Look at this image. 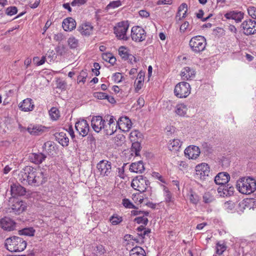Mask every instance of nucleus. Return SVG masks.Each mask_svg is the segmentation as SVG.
Instances as JSON below:
<instances>
[{
    "mask_svg": "<svg viewBox=\"0 0 256 256\" xmlns=\"http://www.w3.org/2000/svg\"><path fill=\"white\" fill-rule=\"evenodd\" d=\"M246 35L253 34L256 33V22L252 20H246L241 24Z\"/></svg>",
    "mask_w": 256,
    "mask_h": 256,
    "instance_id": "obj_12",
    "label": "nucleus"
},
{
    "mask_svg": "<svg viewBox=\"0 0 256 256\" xmlns=\"http://www.w3.org/2000/svg\"><path fill=\"white\" fill-rule=\"evenodd\" d=\"M203 200L205 203H210L213 201L214 197L209 192H206L204 194Z\"/></svg>",
    "mask_w": 256,
    "mask_h": 256,
    "instance_id": "obj_54",
    "label": "nucleus"
},
{
    "mask_svg": "<svg viewBox=\"0 0 256 256\" xmlns=\"http://www.w3.org/2000/svg\"><path fill=\"white\" fill-rule=\"evenodd\" d=\"M144 170L145 168L143 162L141 160L133 162L130 166V170L133 172L142 173L144 172Z\"/></svg>",
    "mask_w": 256,
    "mask_h": 256,
    "instance_id": "obj_30",
    "label": "nucleus"
},
{
    "mask_svg": "<svg viewBox=\"0 0 256 256\" xmlns=\"http://www.w3.org/2000/svg\"><path fill=\"white\" fill-rule=\"evenodd\" d=\"M210 173V168L208 164L202 163L196 167V178L205 180Z\"/></svg>",
    "mask_w": 256,
    "mask_h": 256,
    "instance_id": "obj_10",
    "label": "nucleus"
},
{
    "mask_svg": "<svg viewBox=\"0 0 256 256\" xmlns=\"http://www.w3.org/2000/svg\"><path fill=\"white\" fill-rule=\"evenodd\" d=\"M34 232L35 230L32 228H25L19 230L20 234L27 236H33Z\"/></svg>",
    "mask_w": 256,
    "mask_h": 256,
    "instance_id": "obj_40",
    "label": "nucleus"
},
{
    "mask_svg": "<svg viewBox=\"0 0 256 256\" xmlns=\"http://www.w3.org/2000/svg\"><path fill=\"white\" fill-rule=\"evenodd\" d=\"M4 245L6 249L11 252H20L26 248V242L21 238L14 236L6 238Z\"/></svg>",
    "mask_w": 256,
    "mask_h": 256,
    "instance_id": "obj_1",
    "label": "nucleus"
},
{
    "mask_svg": "<svg viewBox=\"0 0 256 256\" xmlns=\"http://www.w3.org/2000/svg\"><path fill=\"white\" fill-rule=\"evenodd\" d=\"M202 150L206 154H210L212 152V148L206 142L202 144Z\"/></svg>",
    "mask_w": 256,
    "mask_h": 256,
    "instance_id": "obj_49",
    "label": "nucleus"
},
{
    "mask_svg": "<svg viewBox=\"0 0 256 256\" xmlns=\"http://www.w3.org/2000/svg\"><path fill=\"white\" fill-rule=\"evenodd\" d=\"M129 28L128 21L119 22L114 27V33L119 40H127L129 37L127 36L126 32Z\"/></svg>",
    "mask_w": 256,
    "mask_h": 256,
    "instance_id": "obj_5",
    "label": "nucleus"
},
{
    "mask_svg": "<svg viewBox=\"0 0 256 256\" xmlns=\"http://www.w3.org/2000/svg\"><path fill=\"white\" fill-rule=\"evenodd\" d=\"M188 197L190 202L194 204H196L200 200V196L192 191L190 192Z\"/></svg>",
    "mask_w": 256,
    "mask_h": 256,
    "instance_id": "obj_38",
    "label": "nucleus"
},
{
    "mask_svg": "<svg viewBox=\"0 0 256 256\" xmlns=\"http://www.w3.org/2000/svg\"><path fill=\"white\" fill-rule=\"evenodd\" d=\"M95 252L97 255L100 256L106 253V250L102 245L100 244L96 246V250H95Z\"/></svg>",
    "mask_w": 256,
    "mask_h": 256,
    "instance_id": "obj_52",
    "label": "nucleus"
},
{
    "mask_svg": "<svg viewBox=\"0 0 256 256\" xmlns=\"http://www.w3.org/2000/svg\"><path fill=\"white\" fill-rule=\"evenodd\" d=\"M132 142V151L135 153L136 156H138L140 150V142Z\"/></svg>",
    "mask_w": 256,
    "mask_h": 256,
    "instance_id": "obj_44",
    "label": "nucleus"
},
{
    "mask_svg": "<svg viewBox=\"0 0 256 256\" xmlns=\"http://www.w3.org/2000/svg\"><path fill=\"white\" fill-rule=\"evenodd\" d=\"M96 168L102 176H110L112 174V164L106 160H100L96 165Z\"/></svg>",
    "mask_w": 256,
    "mask_h": 256,
    "instance_id": "obj_8",
    "label": "nucleus"
},
{
    "mask_svg": "<svg viewBox=\"0 0 256 256\" xmlns=\"http://www.w3.org/2000/svg\"><path fill=\"white\" fill-rule=\"evenodd\" d=\"M19 108L22 111H32L34 108V104L31 98H26L19 104Z\"/></svg>",
    "mask_w": 256,
    "mask_h": 256,
    "instance_id": "obj_28",
    "label": "nucleus"
},
{
    "mask_svg": "<svg viewBox=\"0 0 256 256\" xmlns=\"http://www.w3.org/2000/svg\"><path fill=\"white\" fill-rule=\"evenodd\" d=\"M196 72L193 68L185 67L181 72V76L184 80H190L194 78Z\"/></svg>",
    "mask_w": 256,
    "mask_h": 256,
    "instance_id": "obj_26",
    "label": "nucleus"
},
{
    "mask_svg": "<svg viewBox=\"0 0 256 256\" xmlns=\"http://www.w3.org/2000/svg\"><path fill=\"white\" fill-rule=\"evenodd\" d=\"M46 156L42 152L32 153L29 156V159L32 162L40 164L45 160Z\"/></svg>",
    "mask_w": 256,
    "mask_h": 256,
    "instance_id": "obj_25",
    "label": "nucleus"
},
{
    "mask_svg": "<svg viewBox=\"0 0 256 256\" xmlns=\"http://www.w3.org/2000/svg\"><path fill=\"white\" fill-rule=\"evenodd\" d=\"M125 142V137L122 134L116 135L112 139V143L116 144L118 146H122Z\"/></svg>",
    "mask_w": 256,
    "mask_h": 256,
    "instance_id": "obj_36",
    "label": "nucleus"
},
{
    "mask_svg": "<svg viewBox=\"0 0 256 256\" xmlns=\"http://www.w3.org/2000/svg\"><path fill=\"white\" fill-rule=\"evenodd\" d=\"M75 128L80 134L82 136H86L90 130V126L85 120H80L76 123Z\"/></svg>",
    "mask_w": 256,
    "mask_h": 256,
    "instance_id": "obj_15",
    "label": "nucleus"
},
{
    "mask_svg": "<svg viewBox=\"0 0 256 256\" xmlns=\"http://www.w3.org/2000/svg\"><path fill=\"white\" fill-rule=\"evenodd\" d=\"M10 192L12 196L24 195L26 189L18 184H13L10 186Z\"/></svg>",
    "mask_w": 256,
    "mask_h": 256,
    "instance_id": "obj_22",
    "label": "nucleus"
},
{
    "mask_svg": "<svg viewBox=\"0 0 256 256\" xmlns=\"http://www.w3.org/2000/svg\"><path fill=\"white\" fill-rule=\"evenodd\" d=\"M8 4L7 0H0V18L4 14V6Z\"/></svg>",
    "mask_w": 256,
    "mask_h": 256,
    "instance_id": "obj_55",
    "label": "nucleus"
},
{
    "mask_svg": "<svg viewBox=\"0 0 256 256\" xmlns=\"http://www.w3.org/2000/svg\"><path fill=\"white\" fill-rule=\"evenodd\" d=\"M236 187L240 193L250 194L256 190V182L252 178H242L238 180Z\"/></svg>",
    "mask_w": 256,
    "mask_h": 256,
    "instance_id": "obj_2",
    "label": "nucleus"
},
{
    "mask_svg": "<svg viewBox=\"0 0 256 256\" xmlns=\"http://www.w3.org/2000/svg\"><path fill=\"white\" fill-rule=\"evenodd\" d=\"M49 114L51 119L56 120L60 117V113L58 110L54 107L51 108L49 111Z\"/></svg>",
    "mask_w": 256,
    "mask_h": 256,
    "instance_id": "obj_41",
    "label": "nucleus"
},
{
    "mask_svg": "<svg viewBox=\"0 0 256 256\" xmlns=\"http://www.w3.org/2000/svg\"><path fill=\"white\" fill-rule=\"evenodd\" d=\"M0 226L7 231L13 230L16 227V223L11 218L4 217L0 220Z\"/></svg>",
    "mask_w": 256,
    "mask_h": 256,
    "instance_id": "obj_16",
    "label": "nucleus"
},
{
    "mask_svg": "<svg viewBox=\"0 0 256 256\" xmlns=\"http://www.w3.org/2000/svg\"><path fill=\"white\" fill-rule=\"evenodd\" d=\"M142 138V133L136 130H132L130 134V139L131 142H140Z\"/></svg>",
    "mask_w": 256,
    "mask_h": 256,
    "instance_id": "obj_34",
    "label": "nucleus"
},
{
    "mask_svg": "<svg viewBox=\"0 0 256 256\" xmlns=\"http://www.w3.org/2000/svg\"><path fill=\"white\" fill-rule=\"evenodd\" d=\"M144 73L142 72H140L138 75V77L136 80L135 81L136 86V90L138 91L140 89L142 88L144 80Z\"/></svg>",
    "mask_w": 256,
    "mask_h": 256,
    "instance_id": "obj_32",
    "label": "nucleus"
},
{
    "mask_svg": "<svg viewBox=\"0 0 256 256\" xmlns=\"http://www.w3.org/2000/svg\"><path fill=\"white\" fill-rule=\"evenodd\" d=\"M244 14L241 12L232 10L224 14V16L228 20H234L236 22H240L244 18Z\"/></svg>",
    "mask_w": 256,
    "mask_h": 256,
    "instance_id": "obj_18",
    "label": "nucleus"
},
{
    "mask_svg": "<svg viewBox=\"0 0 256 256\" xmlns=\"http://www.w3.org/2000/svg\"><path fill=\"white\" fill-rule=\"evenodd\" d=\"M200 153V148L195 146H189L184 150L185 156L190 159H196Z\"/></svg>",
    "mask_w": 256,
    "mask_h": 256,
    "instance_id": "obj_17",
    "label": "nucleus"
},
{
    "mask_svg": "<svg viewBox=\"0 0 256 256\" xmlns=\"http://www.w3.org/2000/svg\"><path fill=\"white\" fill-rule=\"evenodd\" d=\"M224 206L227 209L232 210L234 207V204L232 201H228L224 203Z\"/></svg>",
    "mask_w": 256,
    "mask_h": 256,
    "instance_id": "obj_63",
    "label": "nucleus"
},
{
    "mask_svg": "<svg viewBox=\"0 0 256 256\" xmlns=\"http://www.w3.org/2000/svg\"><path fill=\"white\" fill-rule=\"evenodd\" d=\"M12 210L16 214H19L24 210V208L22 206L20 203L17 202L12 206Z\"/></svg>",
    "mask_w": 256,
    "mask_h": 256,
    "instance_id": "obj_47",
    "label": "nucleus"
},
{
    "mask_svg": "<svg viewBox=\"0 0 256 256\" xmlns=\"http://www.w3.org/2000/svg\"><path fill=\"white\" fill-rule=\"evenodd\" d=\"M76 27V22L72 18L64 19L62 22V28L66 31H71Z\"/></svg>",
    "mask_w": 256,
    "mask_h": 256,
    "instance_id": "obj_27",
    "label": "nucleus"
},
{
    "mask_svg": "<svg viewBox=\"0 0 256 256\" xmlns=\"http://www.w3.org/2000/svg\"><path fill=\"white\" fill-rule=\"evenodd\" d=\"M68 44L70 48L74 49L78 46L79 42L74 36H70L68 40Z\"/></svg>",
    "mask_w": 256,
    "mask_h": 256,
    "instance_id": "obj_37",
    "label": "nucleus"
},
{
    "mask_svg": "<svg viewBox=\"0 0 256 256\" xmlns=\"http://www.w3.org/2000/svg\"><path fill=\"white\" fill-rule=\"evenodd\" d=\"M248 14L253 18L256 19V8L250 6L248 8Z\"/></svg>",
    "mask_w": 256,
    "mask_h": 256,
    "instance_id": "obj_57",
    "label": "nucleus"
},
{
    "mask_svg": "<svg viewBox=\"0 0 256 256\" xmlns=\"http://www.w3.org/2000/svg\"><path fill=\"white\" fill-rule=\"evenodd\" d=\"M34 171L32 167L26 166L18 174L19 180L24 184H28L34 186Z\"/></svg>",
    "mask_w": 256,
    "mask_h": 256,
    "instance_id": "obj_4",
    "label": "nucleus"
},
{
    "mask_svg": "<svg viewBox=\"0 0 256 256\" xmlns=\"http://www.w3.org/2000/svg\"><path fill=\"white\" fill-rule=\"evenodd\" d=\"M182 142L178 139H174L170 140L168 148L171 151H178L180 148Z\"/></svg>",
    "mask_w": 256,
    "mask_h": 256,
    "instance_id": "obj_31",
    "label": "nucleus"
},
{
    "mask_svg": "<svg viewBox=\"0 0 256 256\" xmlns=\"http://www.w3.org/2000/svg\"><path fill=\"white\" fill-rule=\"evenodd\" d=\"M226 246L224 244H220L218 242L216 246V253L218 255H221L226 250Z\"/></svg>",
    "mask_w": 256,
    "mask_h": 256,
    "instance_id": "obj_45",
    "label": "nucleus"
},
{
    "mask_svg": "<svg viewBox=\"0 0 256 256\" xmlns=\"http://www.w3.org/2000/svg\"><path fill=\"white\" fill-rule=\"evenodd\" d=\"M151 232V230L150 228L144 229V230H142L138 233V236L142 240V242H144L143 240L146 236H148V234Z\"/></svg>",
    "mask_w": 256,
    "mask_h": 256,
    "instance_id": "obj_51",
    "label": "nucleus"
},
{
    "mask_svg": "<svg viewBox=\"0 0 256 256\" xmlns=\"http://www.w3.org/2000/svg\"><path fill=\"white\" fill-rule=\"evenodd\" d=\"M187 110L186 106L184 104H180L176 105L175 112L180 116H184L186 114Z\"/></svg>",
    "mask_w": 256,
    "mask_h": 256,
    "instance_id": "obj_35",
    "label": "nucleus"
},
{
    "mask_svg": "<svg viewBox=\"0 0 256 256\" xmlns=\"http://www.w3.org/2000/svg\"><path fill=\"white\" fill-rule=\"evenodd\" d=\"M189 46L191 50L194 54H200L203 52L206 46V38L202 36L192 37L189 42Z\"/></svg>",
    "mask_w": 256,
    "mask_h": 256,
    "instance_id": "obj_3",
    "label": "nucleus"
},
{
    "mask_svg": "<svg viewBox=\"0 0 256 256\" xmlns=\"http://www.w3.org/2000/svg\"><path fill=\"white\" fill-rule=\"evenodd\" d=\"M150 184L146 177L138 176L132 180L131 186L134 190L142 192L146 190Z\"/></svg>",
    "mask_w": 256,
    "mask_h": 256,
    "instance_id": "obj_6",
    "label": "nucleus"
},
{
    "mask_svg": "<svg viewBox=\"0 0 256 256\" xmlns=\"http://www.w3.org/2000/svg\"><path fill=\"white\" fill-rule=\"evenodd\" d=\"M122 204L126 208H135L134 205L128 199H124L122 200Z\"/></svg>",
    "mask_w": 256,
    "mask_h": 256,
    "instance_id": "obj_58",
    "label": "nucleus"
},
{
    "mask_svg": "<svg viewBox=\"0 0 256 256\" xmlns=\"http://www.w3.org/2000/svg\"><path fill=\"white\" fill-rule=\"evenodd\" d=\"M131 38L136 42H141L145 40L146 32L142 27L134 26L131 30Z\"/></svg>",
    "mask_w": 256,
    "mask_h": 256,
    "instance_id": "obj_9",
    "label": "nucleus"
},
{
    "mask_svg": "<svg viewBox=\"0 0 256 256\" xmlns=\"http://www.w3.org/2000/svg\"><path fill=\"white\" fill-rule=\"evenodd\" d=\"M133 216H142L144 214L146 216H148L149 212H144L138 210H133L131 212Z\"/></svg>",
    "mask_w": 256,
    "mask_h": 256,
    "instance_id": "obj_56",
    "label": "nucleus"
},
{
    "mask_svg": "<svg viewBox=\"0 0 256 256\" xmlns=\"http://www.w3.org/2000/svg\"><path fill=\"white\" fill-rule=\"evenodd\" d=\"M28 132L32 135L39 136L45 132L47 128L41 125H30L27 128Z\"/></svg>",
    "mask_w": 256,
    "mask_h": 256,
    "instance_id": "obj_20",
    "label": "nucleus"
},
{
    "mask_svg": "<svg viewBox=\"0 0 256 256\" xmlns=\"http://www.w3.org/2000/svg\"><path fill=\"white\" fill-rule=\"evenodd\" d=\"M130 256H146L144 250L140 246H136L130 250Z\"/></svg>",
    "mask_w": 256,
    "mask_h": 256,
    "instance_id": "obj_33",
    "label": "nucleus"
},
{
    "mask_svg": "<svg viewBox=\"0 0 256 256\" xmlns=\"http://www.w3.org/2000/svg\"><path fill=\"white\" fill-rule=\"evenodd\" d=\"M94 27L89 22H84L78 27V30L82 35L89 36L92 34Z\"/></svg>",
    "mask_w": 256,
    "mask_h": 256,
    "instance_id": "obj_24",
    "label": "nucleus"
},
{
    "mask_svg": "<svg viewBox=\"0 0 256 256\" xmlns=\"http://www.w3.org/2000/svg\"><path fill=\"white\" fill-rule=\"evenodd\" d=\"M56 140L63 146H68L69 139L67 137L66 133L64 132H57L54 134Z\"/></svg>",
    "mask_w": 256,
    "mask_h": 256,
    "instance_id": "obj_29",
    "label": "nucleus"
},
{
    "mask_svg": "<svg viewBox=\"0 0 256 256\" xmlns=\"http://www.w3.org/2000/svg\"><path fill=\"white\" fill-rule=\"evenodd\" d=\"M87 0H74L71 4L72 6H80L84 4L86 2Z\"/></svg>",
    "mask_w": 256,
    "mask_h": 256,
    "instance_id": "obj_61",
    "label": "nucleus"
},
{
    "mask_svg": "<svg viewBox=\"0 0 256 256\" xmlns=\"http://www.w3.org/2000/svg\"><path fill=\"white\" fill-rule=\"evenodd\" d=\"M91 126L96 132H99L102 129L105 131L106 128L105 120L100 116H94L91 120Z\"/></svg>",
    "mask_w": 256,
    "mask_h": 256,
    "instance_id": "obj_11",
    "label": "nucleus"
},
{
    "mask_svg": "<svg viewBox=\"0 0 256 256\" xmlns=\"http://www.w3.org/2000/svg\"><path fill=\"white\" fill-rule=\"evenodd\" d=\"M230 179V175L226 172L218 174L215 177L214 182L218 185L222 186L226 184Z\"/></svg>",
    "mask_w": 256,
    "mask_h": 256,
    "instance_id": "obj_21",
    "label": "nucleus"
},
{
    "mask_svg": "<svg viewBox=\"0 0 256 256\" xmlns=\"http://www.w3.org/2000/svg\"><path fill=\"white\" fill-rule=\"evenodd\" d=\"M222 190L224 194H226V196L230 195L233 193L234 190V188L233 186H230L229 184H228V183L222 185Z\"/></svg>",
    "mask_w": 256,
    "mask_h": 256,
    "instance_id": "obj_42",
    "label": "nucleus"
},
{
    "mask_svg": "<svg viewBox=\"0 0 256 256\" xmlns=\"http://www.w3.org/2000/svg\"><path fill=\"white\" fill-rule=\"evenodd\" d=\"M189 26V22H184L180 26V32H184L188 28Z\"/></svg>",
    "mask_w": 256,
    "mask_h": 256,
    "instance_id": "obj_62",
    "label": "nucleus"
},
{
    "mask_svg": "<svg viewBox=\"0 0 256 256\" xmlns=\"http://www.w3.org/2000/svg\"><path fill=\"white\" fill-rule=\"evenodd\" d=\"M122 5L121 2L120 0L112 1L110 2L107 6L106 8H118Z\"/></svg>",
    "mask_w": 256,
    "mask_h": 256,
    "instance_id": "obj_50",
    "label": "nucleus"
},
{
    "mask_svg": "<svg viewBox=\"0 0 256 256\" xmlns=\"http://www.w3.org/2000/svg\"><path fill=\"white\" fill-rule=\"evenodd\" d=\"M172 0H159L157 2L158 5L161 4H170L172 3Z\"/></svg>",
    "mask_w": 256,
    "mask_h": 256,
    "instance_id": "obj_64",
    "label": "nucleus"
},
{
    "mask_svg": "<svg viewBox=\"0 0 256 256\" xmlns=\"http://www.w3.org/2000/svg\"><path fill=\"white\" fill-rule=\"evenodd\" d=\"M95 97H96L98 98L100 100L108 99V95L102 92H98L95 93Z\"/></svg>",
    "mask_w": 256,
    "mask_h": 256,
    "instance_id": "obj_59",
    "label": "nucleus"
},
{
    "mask_svg": "<svg viewBox=\"0 0 256 256\" xmlns=\"http://www.w3.org/2000/svg\"><path fill=\"white\" fill-rule=\"evenodd\" d=\"M190 92V84L186 82H180L174 88V94L178 98H186Z\"/></svg>",
    "mask_w": 256,
    "mask_h": 256,
    "instance_id": "obj_7",
    "label": "nucleus"
},
{
    "mask_svg": "<svg viewBox=\"0 0 256 256\" xmlns=\"http://www.w3.org/2000/svg\"><path fill=\"white\" fill-rule=\"evenodd\" d=\"M113 80L116 82H120L122 81V76L120 72H116L113 75Z\"/></svg>",
    "mask_w": 256,
    "mask_h": 256,
    "instance_id": "obj_60",
    "label": "nucleus"
},
{
    "mask_svg": "<svg viewBox=\"0 0 256 256\" xmlns=\"http://www.w3.org/2000/svg\"><path fill=\"white\" fill-rule=\"evenodd\" d=\"M42 148L45 150L48 154H50L54 149V142L51 141L45 142L42 146Z\"/></svg>",
    "mask_w": 256,
    "mask_h": 256,
    "instance_id": "obj_43",
    "label": "nucleus"
},
{
    "mask_svg": "<svg viewBox=\"0 0 256 256\" xmlns=\"http://www.w3.org/2000/svg\"><path fill=\"white\" fill-rule=\"evenodd\" d=\"M104 120L108 122V126L106 125L105 133L108 135H112L117 130L116 123L115 124L114 122L116 120L114 116L110 115L106 116H104Z\"/></svg>",
    "mask_w": 256,
    "mask_h": 256,
    "instance_id": "obj_13",
    "label": "nucleus"
},
{
    "mask_svg": "<svg viewBox=\"0 0 256 256\" xmlns=\"http://www.w3.org/2000/svg\"><path fill=\"white\" fill-rule=\"evenodd\" d=\"M47 180V177L40 170L34 171V186H38L44 183Z\"/></svg>",
    "mask_w": 256,
    "mask_h": 256,
    "instance_id": "obj_23",
    "label": "nucleus"
},
{
    "mask_svg": "<svg viewBox=\"0 0 256 256\" xmlns=\"http://www.w3.org/2000/svg\"><path fill=\"white\" fill-rule=\"evenodd\" d=\"M117 128L123 132H128L132 126L130 120L127 116H121L116 121Z\"/></svg>",
    "mask_w": 256,
    "mask_h": 256,
    "instance_id": "obj_14",
    "label": "nucleus"
},
{
    "mask_svg": "<svg viewBox=\"0 0 256 256\" xmlns=\"http://www.w3.org/2000/svg\"><path fill=\"white\" fill-rule=\"evenodd\" d=\"M18 12L17 8L16 6H10L6 8L5 12L8 16H12L16 14Z\"/></svg>",
    "mask_w": 256,
    "mask_h": 256,
    "instance_id": "obj_53",
    "label": "nucleus"
},
{
    "mask_svg": "<svg viewBox=\"0 0 256 256\" xmlns=\"http://www.w3.org/2000/svg\"><path fill=\"white\" fill-rule=\"evenodd\" d=\"M118 54L123 60H128L131 64H132L133 62H136V58L132 54H129L128 50L124 46H122L119 48Z\"/></svg>",
    "mask_w": 256,
    "mask_h": 256,
    "instance_id": "obj_19",
    "label": "nucleus"
},
{
    "mask_svg": "<svg viewBox=\"0 0 256 256\" xmlns=\"http://www.w3.org/2000/svg\"><path fill=\"white\" fill-rule=\"evenodd\" d=\"M109 220L112 225H117L122 221V218L117 214H114L110 217Z\"/></svg>",
    "mask_w": 256,
    "mask_h": 256,
    "instance_id": "obj_39",
    "label": "nucleus"
},
{
    "mask_svg": "<svg viewBox=\"0 0 256 256\" xmlns=\"http://www.w3.org/2000/svg\"><path fill=\"white\" fill-rule=\"evenodd\" d=\"M145 215L143 214L142 216H138L134 219V222H137L138 224H143L144 226L147 225L148 223V219L147 218L144 216Z\"/></svg>",
    "mask_w": 256,
    "mask_h": 256,
    "instance_id": "obj_46",
    "label": "nucleus"
},
{
    "mask_svg": "<svg viewBox=\"0 0 256 256\" xmlns=\"http://www.w3.org/2000/svg\"><path fill=\"white\" fill-rule=\"evenodd\" d=\"M164 196L165 198V202H172V197L170 192L169 191L168 188L164 186Z\"/></svg>",
    "mask_w": 256,
    "mask_h": 256,
    "instance_id": "obj_48",
    "label": "nucleus"
}]
</instances>
